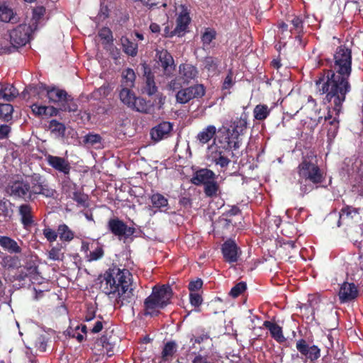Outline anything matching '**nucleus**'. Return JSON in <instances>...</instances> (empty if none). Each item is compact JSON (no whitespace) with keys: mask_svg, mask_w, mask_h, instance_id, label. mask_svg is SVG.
I'll return each instance as SVG.
<instances>
[{"mask_svg":"<svg viewBox=\"0 0 363 363\" xmlns=\"http://www.w3.org/2000/svg\"><path fill=\"white\" fill-rule=\"evenodd\" d=\"M40 88L46 91L49 101L57 104L62 111L77 112L78 111L77 102L65 90L57 87H47L43 84H41Z\"/></svg>","mask_w":363,"mask_h":363,"instance_id":"nucleus-5","label":"nucleus"},{"mask_svg":"<svg viewBox=\"0 0 363 363\" xmlns=\"http://www.w3.org/2000/svg\"><path fill=\"white\" fill-rule=\"evenodd\" d=\"M100 288L120 306L134 301L135 295L132 287V274L126 269L113 264L99 277Z\"/></svg>","mask_w":363,"mask_h":363,"instance_id":"nucleus-2","label":"nucleus"},{"mask_svg":"<svg viewBox=\"0 0 363 363\" xmlns=\"http://www.w3.org/2000/svg\"><path fill=\"white\" fill-rule=\"evenodd\" d=\"M0 246L10 254H19L22 251L17 242L9 236H0Z\"/></svg>","mask_w":363,"mask_h":363,"instance_id":"nucleus-30","label":"nucleus"},{"mask_svg":"<svg viewBox=\"0 0 363 363\" xmlns=\"http://www.w3.org/2000/svg\"><path fill=\"white\" fill-rule=\"evenodd\" d=\"M0 21L5 23H16L18 18L13 11L6 5H0Z\"/></svg>","mask_w":363,"mask_h":363,"instance_id":"nucleus-35","label":"nucleus"},{"mask_svg":"<svg viewBox=\"0 0 363 363\" xmlns=\"http://www.w3.org/2000/svg\"><path fill=\"white\" fill-rule=\"evenodd\" d=\"M45 8L43 6H37L33 9L32 24L30 26L36 30L39 21L45 13Z\"/></svg>","mask_w":363,"mask_h":363,"instance_id":"nucleus-43","label":"nucleus"},{"mask_svg":"<svg viewBox=\"0 0 363 363\" xmlns=\"http://www.w3.org/2000/svg\"><path fill=\"white\" fill-rule=\"evenodd\" d=\"M338 296L341 303L351 301L358 296L357 288L354 283L345 281L340 286Z\"/></svg>","mask_w":363,"mask_h":363,"instance_id":"nucleus-16","label":"nucleus"},{"mask_svg":"<svg viewBox=\"0 0 363 363\" xmlns=\"http://www.w3.org/2000/svg\"><path fill=\"white\" fill-rule=\"evenodd\" d=\"M221 251L225 261L229 263L237 262L241 255L240 248L231 239L224 242L222 245Z\"/></svg>","mask_w":363,"mask_h":363,"instance_id":"nucleus-14","label":"nucleus"},{"mask_svg":"<svg viewBox=\"0 0 363 363\" xmlns=\"http://www.w3.org/2000/svg\"><path fill=\"white\" fill-rule=\"evenodd\" d=\"M33 112L38 116H45L46 112V106H40L37 104H33L31 106Z\"/></svg>","mask_w":363,"mask_h":363,"instance_id":"nucleus-61","label":"nucleus"},{"mask_svg":"<svg viewBox=\"0 0 363 363\" xmlns=\"http://www.w3.org/2000/svg\"><path fill=\"white\" fill-rule=\"evenodd\" d=\"M152 208H155L154 213L157 211L166 212L169 209L168 199L160 193L153 194L150 198Z\"/></svg>","mask_w":363,"mask_h":363,"instance_id":"nucleus-28","label":"nucleus"},{"mask_svg":"<svg viewBox=\"0 0 363 363\" xmlns=\"http://www.w3.org/2000/svg\"><path fill=\"white\" fill-rule=\"evenodd\" d=\"M233 74L232 71L230 70L223 83V86H222L223 89H230L233 86V85L234 84V82L233 80Z\"/></svg>","mask_w":363,"mask_h":363,"instance_id":"nucleus-58","label":"nucleus"},{"mask_svg":"<svg viewBox=\"0 0 363 363\" xmlns=\"http://www.w3.org/2000/svg\"><path fill=\"white\" fill-rule=\"evenodd\" d=\"M221 357L218 355H214L212 354L211 355H201L199 354L196 355L191 363H216L218 362V358Z\"/></svg>","mask_w":363,"mask_h":363,"instance_id":"nucleus-45","label":"nucleus"},{"mask_svg":"<svg viewBox=\"0 0 363 363\" xmlns=\"http://www.w3.org/2000/svg\"><path fill=\"white\" fill-rule=\"evenodd\" d=\"M156 57L158 63L163 69V73L167 77H170L175 70V65L173 57L166 49H157Z\"/></svg>","mask_w":363,"mask_h":363,"instance_id":"nucleus-13","label":"nucleus"},{"mask_svg":"<svg viewBox=\"0 0 363 363\" xmlns=\"http://www.w3.org/2000/svg\"><path fill=\"white\" fill-rule=\"evenodd\" d=\"M123 52L131 57H135L138 54V43L130 40L126 36H122L120 39Z\"/></svg>","mask_w":363,"mask_h":363,"instance_id":"nucleus-33","label":"nucleus"},{"mask_svg":"<svg viewBox=\"0 0 363 363\" xmlns=\"http://www.w3.org/2000/svg\"><path fill=\"white\" fill-rule=\"evenodd\" d=\"M189 300H190V303L195 307L200 306L203 302V298H202L201 296L196 292H191L190 293Z\"/></svg>","mask_w":363,"mask_h":363,"instance_id":"nucleus-56","label":"nucleus"},{"mask_svg":"<svg viewBox=\"0 0 363 363\" xmlns=\"http://www.w3.org/2000/svg\"><path fill=\"white\" fill-rule=\"evenodd\" d=\"M101 141V137L99 134H92L89 133L86 135H85L84 138V142L87 144H90L91 145H94L96 143H99Z\"/></svg>","mask_w":363,"mask_h":363,"instance_id":"nucleus-54","label":"nucleus"},{"mask_svg":"<svg viewBox=\"0 0 363 363\" xmlns=\"http://www.w3.org/2000/svg\"><path fill=\"white\" fill-rule=\"evenodd\" d=\"M68 189L65 190L66 194L72 198L78 206L86 207L88 206V195L82 190L78 189L76 184L72 183L67 186Z\"/></svg>","mask_w":363,"mask_h":363,"instance_id":"nucleus-18","label":"nucleus"},{"mask_svg":"<svg viewBox=\"0 0 363 363\" xmlns=\"http://www.w3.org/2000/svg\"><path fill=\"white\" fill-rule=\"evenodd\" d=\"M99 36L101 40H106V43L113 42L112 31L108 27H103L99 31Z\"/></svg>","mask_w":363,"mask_h":363,"instance_id":"nucleus-52","label":"nucleus"},{"mask_svg":"<svg viewBox=\"0 0 363 363\" xmlns=\"http://www.w3.org/2000/svg\"><path fill=\"white\" fill-rule=\"evenodd\" d=\"M57 234L60 240L63 242H70L74 237V232L65 223L59 225Z\"/></svg>","mask_w":363,"mask_h":363,"instance_id":"nucleus-38","label":"nucleus"},{"mask_svg":"<svg viewBox=\"0 0 363 363\" xmlns=\"http://www.w3.org/2000/svg\"><path fill=\"white\" fill-rule=\"evenodd\" d=\"M177 351V345L174 341H168L164 345L161 353V360L164 362H171Z\"/></svg>","mask_w":363,"mask_h":363,"instance_id":"nucleus-32","label":"nucleus"},{"mask_svg":"<svg viewBox=\"0 0 363 363\" xmlns=\"http://www.w3.org/2000/svg\"><path fill=\"white\" fill-rule=\"evenodd\" d=\"M205 92V87L203 84H195L178 91L176 99L178 103L184 104L191 99L201 98L204 96Z\"/></svg>","mask_w":363,"mask_h":363,"instance_id":"nucleus-9","label":"nucleus"},{"mask_svg":"<svg viewBox=\"0 0 363 363\" xmlns=\"http://www.w3.org/2000/svg\"><path fill=\"white\" fill-rule=\"evenodd\" d=\"M29 184L28 179H17L11 181L6 188L7 194L15 199H21L29 201Z\"/></svg>","mask_w":363,"mask_h":363,"instance_id":"nucleus-8","label":"nucleus"},{"mask_svg":"<svg viewBox=\"0 0 363 363\" xmlns=\"http://www.w3.org/2000/svg\"><path fill=\"white\" fill-rule=\"evenodd\" d=\"M18 94V90L12 84L0 83V99L11 101Z\"/></svg>","mask_w":363,"mask_h":363,"instance_id":"nucleus-31","label":"nucleus"},{"mask_svg":"<svg viewBox=\"0 0 363 363\" xmlns=\"http://www.w3.org/2000/svg\"><path fill=\"white\" fill-rule=\"evenodd\" d=\"M13 108L9 104H0V119L4 121H9L12 118Z\"/></svg>","mask_w":363,"mask_h":363,"instance_id":"nucleus-42","label":"nucleus"},{"mask_svg":"<svg viewBox=\"0 0 363 363\" xmlns=\"http://www.w3.org/2000/svg\"><path fill=\"white\" fill-rule=\"evenodd\" d=\"M144 77L145 82L143 89V92L147 94L148 96L155 94L157 92L158 89L155 82L154 74L151 72L149 67H145Z\"/></svg>","mask_w":363,"mask_h":363,"instance_id":"nucleus-26","label":"nucleus"},{"mask_svg":"<svg viewBox=\"0 0 363 363\" xmlns=\"http://www.w3.org/2000/svg\"><path fill=\"white\" fill-rule=\"evenodd\" d=\"M96 344L98 345H101L102 347L106 350L108 356L111 357L113 354V345L109 342V340L106 335H103L101 337H100L97 340Z\"/></svg>","mask_w":363,"mask_h":363,"instance_id":"nucleus-48","label":"nucleus"},{"mask_svg":"<svg viewBox=\"0 0 363 363\" xmlns=\"http://www.w3.org/2000/svg\"><path fill=\"white\" fill-rule=\"evenodd\" d=\"M35 30L32 26L20 24L9 32L10 42L12 48L16 50L18 48L25 45L30 40V37Z\"/></svg>","mask_w":363,"mask_h":363,"instance_id":"nucleus-7","label":"nucleus"},{"mask_svg":"<svg viewBox=\"0 0 363 363\" xmlns=\"http://www.w3.org/2000/svg\"><path fill=\"white\" fill-rule=\"evenodd\" d=\"M240 147V141L236 136L233 135L230 129H228L225 133H223L218 140V143L216 145V150H225L230 152L233 155V150H236Z\"/></svg>","mask_w":363,"mask_h":363,"instance_id":"nucleus-12","label":"nucleus"},{"mask_svg":"<svg viewBox=\"0 0 363 363\" xmlns=\"http://www.w3.org/2000/svg\"><path fill=\"white\" fill-rule=\"evenodd\" d=\"M203 281L201 279L189 282L188 289L191 292H195L202 287Z\"/></svg>","mask_w":363,"mask_h":363,"instance_id":"nucleus-59","label":"nucleus"},{"mask_svg":"<svg viewBox=\"0 0 363 363\" xmlns=\"http://www.w3.org/2000/svg\"><path fill=\"white\" fill-rule=\"evenodd\" d=\"M104 256V250L102 246H97L95 250L90 252L86 257V260L89 262L101 259Z\"/></svg>","mask_w":363,"mask_h":363,"instance_id":"nucleus-47","label":"nucleus"},{"mask_svg":"<svg viewBox=\"0 0 363 363\" xmlns=\"http://www.w3.org/2000/svg\"><path fill=\"white\" fill-rule=\"evenodd\" d=\"M216 127L209 125L197 134L196 139L201 144L203 145L208 143L216 135Z\"/></svg>","mask_w":363,"mask_h":363,"instance_id":"nucleus-34","label":"nucleus"},{"mask_svg":"<svg viewBox=\"0 0 363 363\" xmlns=\"http://www.w3.org/2000/svg\"><path fill=\"white\" fill-rule=\"evenodd\" d=\"M333 69L320 72L315 80L318 93L325 95L324 104L333 105L328 108L325 121H328V135L334 136L339 128V114L346 95L351 91L349 78L352 72V50L345 45L338 46L334 54Z\"/></svg>","mask_w":363,"mask_h":363,"instance_id":"nucleus-1","label":"nucleus"},{"mask_svg":"<svg viewBox=\"0 0 363 363\" xmlns=\"http://www.w3.org/2000/svg\"><path fill=\"white\" fill-rule=\"evenodd\" d=\"M263 326L268 329L272 338L279 343H283L286 341V338L283 334L282 328L277 323L269 320H265L263 323Z\"/></svg>","mask_w":363,"mask_h":363,"instance_id":"nucleus-29","label":"nucleus"},{"mask_svg":"<svg viewBox=\"0 0 363 363\" xmlns=\"http://www.w3.org/2000/svg\"><path fill=\"white\" fill-rule=\"evenodd\" d=\"M218 60L213 57H206L203 60L204 67L209 72H215L218 68Z\"/></svg>","mask_w":363,"mask_h":363,"instance_id":"nucleus-49","label":"nucleus"},{"mask_svg":"<svg viewBox=\"0 0 363 363\" xmlns=\"http://www.w3.org/2000/svg\"><path fill=\"white\" fill-rule=\"evenodd\" d=\"M271 111L272 108H269L267 104H257L253 110L254 118L259 121H263L270 115Z\"/></svg>","mask_w":363,"mask_h":363,"instance_id":"nucleus-36","label":"nucleus"},{"mask_svg":"<svg viewBox=\"0 0 363 363\" xmlns=\"http://www.w3.org/2000/svg\"><path fill=\"white\" fill-rule=\"evenodd\" d=\"M216 37V32L213 29L207 28L201 36V41L203 43V48L208 46L210 43Z\"/></svg>","mask_w":363,"mask_h":363,"instance_id":"nucleus-46","label":"nucleus"},{"mask_svg":"<svg viewBox=\"0 0 363 363\" xmlns=\"http://www.w3.org/2000/svg\"><path fill=\"white\" fill-rule=\"evenodd\" d=\"M96 317V311L93 306H89L87 308V311L86 315L84 316V320L86 322H90L94 320Z\"/></svg>","mask_w":363,"mask_h":363,"instance_id":"nucleus-62","label":"nucleus"},{"mask_svg":"<svg viewBox=\"0 0 363 363\" xmlns=\"http://www.w3.org/2000/svg\"><path fill=\"white\" fill-rule=\"evenodd\" d=\"M296 347L298 352L306 359L315 363L320 357V349L318 346L311 345L306 339L301 338L296 341Z\"/></svg>","mask_w":363,"mask_h":363,"instance_id":"nucleus-10","label":"nucleus"},{"mask_svg":"<svg viewBox=\"0 0 363 363\" xmlns=\"http://www.w3.org/2000/svg\"><path fill=\"white\" fill-rule=\"evenodd\" d=\"M172 296V289L169 285L154 286L151 294L144 301V315L152 317L159 315L160 310L171 303Z\"/></svg>","mask_w":363,"mask_h":363,"instance_id":"nucleus-4","label":"nucleus"},{"mask_svg":"<svg viewBox=\"0 0 363 363\" xmlns=\"http://www.w3.org/2000/svg\"><path fill=\"white\" fill-rule=\"evenodd\" d=\"M230 155L231 153L227 151L215 149V150L211 152L209 158L212 163L220 167L221 171H225L231 162L229 158Z\"/></svg>","mask_w":363,"mask_h":363,"instance_id":"nucleus-19","label":"nucleus"},{"mask_svg":"<svg viewBox=\"0 0 363 363\" xmlns=\"http://www.w3.org/2000/svg\"><path fill=\"white\" fill-rule=\"evenodd\" d=\"M208 339H211L209 331H207L205 328H201L197 330L196 336H195L194 338H191L190 341H194V344H201Z\"/></svg>","mask_w":363,"mask_h":363,"instance_id":"nucleus-44","label":"nucleus"},{"mask_svg":"<svg viewBox=\"0 0 363 363\" xmlns=\"http://www.w3.org/2000/svg\"><path fill=\"white\" fill-rule=\"evenodd\" d=\"M179 72L184 83H189L195 80L199 74L197 68L188 63L181 64L179 67Z\"/></svg>","mask_w":363,"mask_h":363,"instance_id":"nucleus-25","label":"nucleus"},{"mask_svg":"<svg viewBox=\"0 0 363 363\" xmlns=\"http://www.w3.org/2000/svg\"><path fill=\"white\" fill-rule=\"evenodd\" d=\"M219 185L215 181L212 179L204 185V193L207 197H216L218 195Z\"/></svg>","mask_w":363,"mask_h":363,"instance_id":"nucleus-41","label":"nucleus"},{"mask_svg":"<svg viewBox=\"0 0 363 363\" xmlns=\"http://www.w3.org/2000/svg\"><path fill=\"white\" fill-rule=\"evenodd\" d=\"M191 22L189 12L184 6H182V10L179 14L176 20V27L174 28V33H178V36H183L187 31L188 26Z\"/></svg>","mask_w":363,"mask_h":363,"instance_id":"nucleus-17","label":"nucleus"},{"mask_svg":"<svg viewBox=\"0 0 363 363\" xmlns=\"http://www.w3.org/2000/svg\"><path fill=\"white\" fill-rule=\"evenodd\" d=\"M129 108L142 113H152L154 110L153 104L150 101H146L142 97L137 96Z\"/></svg>","mask_w":363,"mask_h":363,"instance_id":"nucleus-27","label":"nucleus"},{"mask_svg":"<svg viewBox=\"0 0 363 363\" xmlns=\"http://www.w3.org/2000/svg\"><path fill=\"white\" fill-rule=\"evenodd\" d=\"M292 27L290 28V32L291 33H304L303 31V23L304 20L303 17L300 16H295L293 17V18L290 21Z\"/></svg>","mask_w":363,"mask_h":363,"instance_id":"nucleus-40","label":"nucleus"},{"mask_svg":"<svg viewBox=\"0 0 363 363\" xmlns=\"http://www.w3.org/2000/svg\"><path fill=\"white\" fill-rule=\"evenodd\" d=\"M135 74L133 69L127 68L122 72V86L124 87L132 88L134 86L135 80Z\"/></svg>","mask_w":363,"mask_h":363,"instance_id":"nucleus-37","label":"nucleus"},{"mask_svg":"<svg viewBox=\"0 0 363 363\" xmlns=\"http://www.w3.org/2000/svg\"><path fill=\"white\" fill-rule=\"evenodd\" d=\"M216 174L212 170L204 168L194 173L191 179V182L196 186L201 184L205 185L212 179H216Z\"/></svg>","mask_w":363,"mask_h":363,"instance_id":"nucleus-23","label":"nucleus"},{"mask_svg":"<svg viewBox=\"0 0 363 363\" xmlns=\"http://www.w3.org/2000/svg\"><path fill=\"white\" fill-rule=\"evenodd\" d=\"M248 113L243 111L240 118H236L230 125L231 133L233 135L236 136V138H239L240 135H243L247 129Z\"/></svg>","mask_w":363,"mask_h":363,"instance_id":"nucleus-22","label":"nucleus"},{"mask_svg":"<svg viewBox=\"0 0 363 363\" xmlns=\"http://www.w3.org/2000/svg\"><path fill=\"white\" fill-rule=\"evenodd\" d=\"M45 160L49 166L65 175L69 174L71 170L70 163L64 157L54 156L52 155H45Z\"/></svg>","mask_w":363,"mask_h":363,"instance_id":"nucleus-15","label":"nucleus"},{"mask_svg":"<svg viewBox=\"0 0 363 363\" xmlns=\"http://www.w3.org/2000/svg\"><path fill=\"white\" fill-rule=\"evenodd\" d=\"M43 235L50 242L55 241L58 236L57 231L56 232L50 228L43 230Z\"/></svg>","mask_w":363,"mask_h":363,"instance_id":"nucleus-57","label":"nucleus"},{"mask_svg":"<svg viewBox=\"0 0 363 363\" xmlns=\"http://www.w3.org/2000/svg\"><path fill=\"white\" fill-rule=\"evenodd\" d=\"M296 172L298 175L297 183L301 197L317 189L325 180L324 172L320 168L317 156L313 152H307L303 156L301 162L296 167Z\"/></svg>","mask_w":363,"mask_h":363,"instance_id":"nucleus-3","label":"nucleus"},{"mask_svg":"<svg viewBox=\"0 0 363 363\" xmlns=\"http://www.w3.org/2000/svg\"><path fill=\"white\" fill-rule=\"evenodd\" d=\"M247 289V284L245 282L240 281L235 284L230 290V295L234 298L239 296L242 294Z\"/></svg>","mask_w":363,"mask_h":363,"instance_id":"nucleus-51","label":"nucleus"},{"mask_svg":"<svg viewBox=\"0 0 363 363\" xmlns=\"http://www.w3.org/2000/svg\"><path fill=\"white\" fill-rule=\"evenodd\" d=\"M107 226L109 231L118 238H128L135 232L134 228L128 226L124 221L118 218H111Z\"/></svg>","mask_w":363,"mask_h":363,"instance_id":"nucleus-11","label":"nucleus"},{"mask_svg":"<svg viewBox=\"0 0 363 363\" xmlns=\"http://www.w3.org/2000/svg\"><path fill=\"white\" fill-rule=\"evenodd\" d=\"M172 130V123L167 121H163L151 129V138L155 141H160L167 138Z\"/></svg>","mask_w":363,"mask_h":363,"instance_id":"nucleus-21","label":"nucleus"},{"mask_svg":"<svg viewBox=\"0 0 363 363\" xmlns=\"http://www.w3.org/2000/svg\"><path fill=\"white\" fill-rule=\"evenodd\" d=\"M167 87L169 90H172V91H175L177 89H180L182 87V84L180 82V79L175 78V79L171 80L169 82Z\"/></svg>","mask_w":363,"mask_h":363,"instance_id":"nucleus-63","label":"nucleus"},{"mask_svg":"<svg viewBox=\"0 0 363 363\" xmlns=\"http://www.w3.org/2000/svg\"><path fill=\"white\" fill-rule=\"evenodd\" d=\"M18 213L21 216V222L24 228L31 227L34 224L33 208L30 204L23 203L18 207Z\"/></svg>","mask_w":363,"mask_h":363,"instance_id":"nucleus-24","label":"nucleus"},{"mask_svg":"<svg viewBox=\"0 0 363 363\" xmlns=\"http://www.w3.org/2000/svg\"><path fill=\"white\" fill-rule=\"evenodd\" d=\"M49 128L52 132L57 133L60 135L63 136L65 133L66 128L65 125L55 119H52L50 121Z\"/></svg>","mask_w":363,"mask_h":363,"instance_id":"nucleus-50","label":"nucleus"},{"mask_svg":"<svg viewBox=\"0 0 363 363\" xmlns=\"http://www.w3.org/2000/svg\"><path fill=\"white\" fill-rule=\"evenodd\" d=\"M104 328L103 318L99 315V319L95 322L94 326L90 329L91 333H98L102 330Z\"/></svg>","mask_w":363,"mask_h":363,"instance_id":"nucleus-60","label":"nucleus"},{"mask_svg":"<svg viewBox=\"0 0 363 363\" xmlns=\"http://www.w3.org/2000/svg\"><path fill=\"white\" fill-rule=\"evenodd\" d=\"M359 209L349 205H345L339 212V218L337 223V227L349 225L354 216L359 214Z\"/></svg>","mask_w":363,"mask_h":363,"instance_id":"nucleus-20","label":"nucleus"},{"mask_svg":"<svg viewBox=\"0 0 363 363\" xmlns=\"http://www.w3.org/2000/svg\"><path fill=\"white\" fill-rule=\"evenodd\" d=\"M48 257L52 260H62L64 254L61 252V248L54 247L49 251Z\"/></svg>","mask_w":363,"mask_h":363,"instance_id":"nucleus-53","label":"nucleus"},{"mask_svg":"<svg viewBox=\"0 0 363 363\" xmlns=\"http://www.w3.org/2000/svg\"><path fill=\"white\" fill-rule=\"evenodd\" d=\"M28 180L29 184V201H33L38 195H43L46 198H52L56 191L51 188L45 179L39 174L31 176Z\"/></svg>","mask_w":363,"mask_h":363,"instance_id":"nucleus-6","label":"nucleus"},{"mask_svg":"<svg viewBox=\"0 0 363 363\" xmlns=\"http://www.w3.org/2000/svg\"><path fill=\"white\" fill-rule=\"evenodd\" d=\"M35 347H36L37 350L40 352H45L47 347V341L45 340V337L43 335H40L38 337L35 341Z\"/></svg>","mask_w":363,"mask_h":363,"instance_id":"nucleus-55","label":"nucleus"},{"mask_svg":"<svg viewBox=\"0 0 363 363\" xmlns=\"http://www.w3.org/2000/svg\"><path fill=\"white\" fill-rule=\"evenodd\" d=\"M11 131V128L9 125L4 124L0 125V139H4L7 138L8 135Z\"/></svg>","mask_w":363,"mask_h":363,"instance_id":"nucleus-64","label":"nucleus"},{"mask_svg":"<svg viewBox=\"0 0 363 363\" xmlns=\"http://www.w3.org/2000/svg\"><path fill=\"white\" fill-rule=\"evenodd\" d=\"M121 101L125 104L128 108L130 107L133 100L136 98L135 94L130 90V88L123 87L119 93Z\"/></svg>","mask_w":363,"mask_h":363,"instance_id":"nucleus-39","label":"nucleus"}]
</instances>
